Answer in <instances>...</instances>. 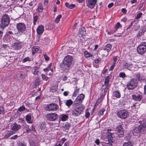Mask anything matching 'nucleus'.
Masks as SVG:
<instances>
[{
  "mask_svg": "<svg viewBox=\"0 0 146 146\" xmlns=\"http://www.w3.org/2000/svg\"><path fill=\"white\" fill-rule=\"evenodd\" d=\"M139 123L140 125L138 127L135 128L133 131V135L135 136H139L146 131V123H145L143 121H139Z\"/></svg>",
  "mask_w": 146,
  "mask_h": 146,
  "instance_id": "obj_1",
  "label": "nucleus"
},
{
  "mask_svg": "<svg viewBox=\"0 0 146 146\" xmlns=\"http://www.w3.org/2000/svg\"><path fill=\"white\" fill-rule=\"evenodd\" d=\"M74 106L75 107L72 111V115L74 116H78L83 111L84 106L82 105Z\"/></svg>",
  "mask_w": 146,
  "mask_h": 146,
  "instance_id": "obj_2",
  "label": "nucleus"
},
{
  "mask_svg": "<svg viewBox=\"0 0 146 146\" xmlns=\"http://www.w3.org/2000/svg\"><path fill=\"white\" fill-rule=\"evenodd\" d=\"M10 23V18L7 14L4 15L2 17L1 22V27L3 29L7 27Z\"/></svg>",
  "mask_w": 146,
  "mask_h": 146,
  "instance_id": "obj_3",
  "label": "nucleus"
},
{
  "mask_svg": "<svg viewBox=\"0 0 146 146\" xmlns=\"http://www.w3.org/2000/svg\"><path fill=\"white\" fill-rule=\"evenodd\" d=\"M137 80L132 78L127 82V87L129 90H133L137 87Z\"/></svg>",
  "mask_w": 146,
  "mask_h": 146,
  "instance_id": "obj_4",
  "label": "nucleus"
},
{
  "mask_svg": "<svg viewBox=\"0 0 146 146\" xmlns=\"http://www.w3.org/2000/svg\"><path fill=\"white\" fill-rule=\"evenodd\" d=\"M118 116L122 119H125L129 116V112L125 109L118 111L117 113Z\"/></svg>",
  "mask_w": 146,
  "mask_h": 146,
  "instance_id": "obj_5",
  "label": "nucleus"
},
{
  "mask_svg": "<svg viewBox=\"0 0 146 146\" xmlns=\"http://www.w3.org/2000/svg\"><path fill=\"white\" fill-rule=\"evenodd\" d=\"M59 108L58 106L55 103H52L46 105L45 110L49 111H57Z\"/></svg>",
  "mask_w": 146,
  "mask_h": 146,
  "instance_id": "obj_6",
  "label": "nucleus"
},
{
  "mask_svg": "<svg viewBox=\"0 0 146 146\" xmlns=\"http://www.w3.org/2000/svg\"><path fill=\"white\" fill-rule=\"evenodd\" d=\"M137 51L140 54H144L146 51V42H143L140 44L137 48Z\"/></svg>",
  "mask_w": 146,
  "mask_h": 146,
  "instance_id": "obj_7",
  "label": "nucleus"
},
{
  "mask_svg": "<svg viewBox=\"0 0 146 146\" xmlns=\"http://www.w3.org/2000/svg\"><path fill=\"white\" fill-rule=\"evenodd\" d=\"M85 97V95L83 94H79L74 101V106H79L82 103Z\"/></svg>",
  "mask_w": 146,
  "mask_h": 146,
  "instance_id": "obj_8",
  "label": "nucleus"
},
{
  "mask_svg": "<svg viewBox=\"0 0 146 146\" xmlns=\"http://www.w3.org/2000/svg\"><path fill=\"white\" fill-rule=\"evenodd\" d=\"M58 114L55 113H50L46 115V117L47 120L50 121H54L57 118Z\"/></svg>",
  "mask_w": 146,
  "mask_h": 146,
  "instance_id": "obj_9",
  "label": "nucleus"
},
{
  "mask_svg": "<svg viewBox=\"0 0 146 146\" xmlns=\"http://www.w3.org/2000/svg\"><path fill=\"white\" fill-rule=\"evenodd\" d=\"M17 29L19 32H23L26 30V27L25 25L22 23H18L16 25Z\"/></svg>",
  "mask_w": 146,
  "mask_h": 146,
  "instance_id": "obj_10",
  "label": "nucleus"
},
{
  "mask_svg": "<svg viewBox=\"0 0 146 146\" xmlns=\"http://www.w3.org/2000/svg\"><path fill=\"white\" fill-rule=\"evenodd\" d=\"M110 76H108L106 78L104 81V84L102 86L103 89H104V91L106 92L109 87V82Z\"/></svg>",
  "mask_w": 146,
  "mask_h": 146,
  "instance_id": "obj_11",
  "label": "nucleus"
},
{
  "mask_svg": "<svg viewBox=\"0 0 146 146\" xmlns=\"http://www.w3.org/2000/svg\"><path fill=\"white\" fill-rule=\"evenodd\" d=\"M87 5L91 8H93L95 6L97 0H86Z\"/></svg>",
  "mask_w": 146,
  "mask_h": 146,
  "instance_id": "obj_12",
  "label": "nucleus"
},
{
  "mask_svg": "<svg viewBox=\"0 0 146 146\" xmlns=\"http://www.w3.org/2000/svg\"><path fill=\"white\" fill-rule=\"evenodd\" d=\"M123 66L125 68H127L131 71L135 70L134 66L131 63L125 62L123 64Z\"/></svg>",
  "mask_w": 146,
  "mask_h": 146,
  "instance_id": "obj_13",
  "label": "nucleus"
},
{
  "mask_svg": "<svg viewBox=\"0 0 146 146\" xmlns=\"http://www.w3.org/2000/svg\"><path fill=\"white\" fill-rule=\"evenodd\" d=\"M71 66L69 64L63 61L62 62L61 64L60 68L66 71L69 70Z\"/></svg>",
  "mask_w": 146,
  "mask_h": 146,
  "instance_id": "obj_14",
  "label": "nucleus"
},
{
  "mask_svg": "<svg viewBox=\"0 0 146 146\" xmlns=\"http://www.w3.org/2000/svg\"><path fill=\"white\" fill-rule=\"evenodd\" d=\"M72 60L73 58L72 56L68 55L65 57L63 61L71 66Z\"/></svg>",
  "mask_w": 146,
  "mask_h": 146,
  "instance_id": "obj_15",
  "label": "nucleus"
},
{
  "mask_svg": "<svg viewBox=\"0 0 146 146\" xmlns=\"http://www.w3.org/2000/svg\"><path fill=\"white\" fill-rule=\"evenodd\" d=\"M108 134V143H107V145H109V146H110V144H109V143H112L113 142L112 141V137L111 136V135L112 134V131H111V129H108V131H107Z\"/></svg>",
  "mask_w": 146,
  "mask_h": 146,
  "instance_id": "obj_16",
  "label": "nucleus"
},
{
  "mask_svg": "<svg viewBox=\"0 0 146 146\" xmlns=\"http://www.w3.org/2000/svg\"><path fill=\"white\" fill-rule=\"evenodd\" d=\"M133 100L137 102H140L142 98V95L141 94H134L132 95Z\"/></svg>",
  "mask_w": 146,
  "mask_h": 146,
  "instance_id": "obj_17",
  "label": "nucleus"
},
{
  "mask_svg": "<svg viewBox=\"0 0 146 146\" xmlns=\"http://www.w3.org/2000/svg\"><path fill=\"white\" fill-rule=\"evenodd\" d=\"M11 47L12 49L15 50H18L21 48L20 44L18 42H16L12 44Z\"/></svg>",
  "mask_w": 146,
  "mask_h": 146,
  "instance_id": "obj_18",
  "label": "nucleus"
},
{
  "mask_svg": "<svg viewBox=\"0 0 146 146\" xmlns=\"http://www.w3.org/2000/svg\"><path fill=\"white\" fill-rule=\"evenodd\" d=\"M36 32L38 35L42 34L44 31V27L42 25L38 26L36 29Z\"/></svg>",
  "mask_w": 146,
  "mask_h": 146,
  "instance_id": "obj_19",
  "label": "nucleus"
},
{
  "mask_svg": "<svg viewBox=\"0 0 146 146\" xmlns=\"http://www.w3.org/2000/svg\"><path fill=\"white\" fill-rule=\"evenodd\" d=\"M146 31V29L144 28H141L140 29L137 35V37H139L143 35Z\"/></svg>",
  "mask_w": 146,
  "mask_h": 146,
  "instance_id": "obj_20",
  "label": "nucleus"
},
{
  "mask_svg": "<svg viewBox=\"0 0 146 146\" xmlns=\"http://www.w3.org/2000/svg\"><path fill=\"white\" fill-rule=\"evenodd\" d=\"M21 127V126L20 125L16 123L13 125L11 129L13 131H16L18 130Z\"/></svg>",
  "mask_w": 146,
  "mask_h": 146,
  "instance_id": "obj_21",
  "label": "nucleus"
},
{
  "mask_svg": "<svg viewBox=\"0 0 146 146\" xmlns=\"http://www.w3.org/2000/svg\"><path fill=\"white\" fill-rule=\"evenodd\" d=\"M112 47V46L110 44H108L103 47V49L106 50L108 52L110 51Z\"/></svg>",
  "mask_w": 146,
  "mask_h": 146,
  "instance_id": "obj_22",
  "label": "nucleus"
},
{
  "mask_svg": "<svg viewBox=\"0 0 146 146\" xmlns=\"http://www.w3.org/2000/svg\"><path fill=\"white\" fill-rule=\"evenodd\" d=\"M32 73L35 75H38L39 73V68L37 67H34L32 70Z\"/></svg>",
  "mask_w": 146,
  "mask_h": 146,
  "instance_id": "obj_23",
  "label": "nucleus"
},
{
  "mask_svg": "<svg viewBox=\"0 0 146 146\" xmlns=\"http://www.w3.org/2000/svg\"><path fill=\"white\" fill-rule=\"evenodd\" d=\"M46 124L44 123H40L38 126V128L40 130L42 131H44L46 130Z\"/></svg>",
  "mask_w": 146,
  "mask_h": 146,
  "instance_id": "obj_24",
  "label": "nucleus"
},
{
  "mask_svg": "<svg viewBox=\"0 0 146 146\" xmlns=\"http://www.w3.org/2000/svg\"><path fill=\"white\" fill-rule=\"evenodd\" d=\"M68 116L65 114H62L60 117V120L63 121H65L68 119Z\"/></svg>",
  "mask_w": 146,
  "mask_h": 146,
  "instance_id": "obj_25",
  "label": "nucleus"
},
{
  "mask_svg": "<svg viewBox=\"0 0 146 146\" xmlns=\"http://www.w3.org/2000/svg\"><path fill=\"white\" fill-rule=\"evenodd\" d=\"M122 129L123 128L121 125H118V126L116 128L117 130V132L120 133L121 134V136L123 135V131Z\"/></svg>",
  "mask_w": 146,
  "mask_h": 146,
  "instance_id": "obj_26",
  "label": "nucleus"
},
{
  "mask_svg": "<svg viewBox=\"0 0 146 146\" xmlns=\"http://www.w3.org/2000/svg\"><path fill=\"white\" fill-rule=\"evenodd\" d=\"M73 103V101L71 99H69L66 100L65 104L68 108H70Z\"/></svg>",
  "mask_w": 146,
  "mask_h": 146,
  "instance_id": "obj_27",
  "label": "nucleus"
},
{
  "mask_svg": "<svg viewBox=\"0 0 146 146\" xmlns=\"http://www.w3.org/2000/svg\"><path fill=\"white\" fill-rule=\"evenodd\" d=\"M113 96L117 98H119L121 97L120 93L118 91H115L113 94Z\"/></svg>",
  "mask_w": 146,
  "mask_h": 146,
  "instance_id": "obj_28",
  "label": "nucleus"
},
{
  "mask_svg": "<svg viewBox=\"0 0 146 146\" xmlns=\"http://www.w3.org/2000/svg\"><path fill=\"white\" fill-rule=\"evenodd\" d=\"M39 50V48L37 47H34L33 48L32 50V54H34L36 52H38Z\"/></svg>",
  "mask_w": 146,
  "mask_h": 146,
  "instance_id": "obj_29",
  "label": "nucleus"
},
{
  "mask_svg": "<svg viewBox=\"0 0 146 146\" xmlns=\"http://www.w3.org/2000/svg\"><path fill=\"white\" fill-rule=\"evenodd\" d=\"M43 9L42 3H40L38 6L37 10L39 12H42Z\"/></svg>",
  "mask_w": 146,
  "mask_h": 146,
  "instance_id": "obj_30",
  "label": "nucleus"
},
{
  "mask_svg": "<svg viewBox=\"0 0 146 146\" xmlns=\"http://www.w3.org/2000/svg\"><path fill=\"white\" fill-rule=\"evenodd\" d=\"M31 117L30 115H27L26 116V120L27 121V122L29 123H32V121H31Z\"/></svg>",
  "mask_w": 146,
  "mask_h": 146,
  "instance_id": "obj_31",
  "label": "nucleus"
},
{
  "mask_svg": "<svg viewBox=\"0 0 146 146\" xmlns=\"http://www.w3.org/2000/svg\"><path fill=\"white\" fill-rule=\"evenodd\" d=\"M71 125L70 123L68 122L65 123H64L62 125L63 127L64 128L67 129H69Z\"/></svg>",
  "mask_w": 146,
  "mask_h": 146,
  "instance_id": "obj_32",
  "label": "nucleus"
},
{
  "mask_svg": "<svg viewBox=\"0 0 146 146\" xmlns=\"http://www.w3.org/2000/svg\"><path fill=\"white\" fill-rule=\"evenodd\" d=\"M123 146H133L132 143L130 141L124 143Z\"/></svg>",
  "mask_w": 146,
  "mask_h": 146,
  "instance_id": "obj_33",
  "label": "nucleus"
},
{
  "mask_svg": "<svg viewBox=\"0 0 146 146\" xmlns=\"http://www.w3.org/2000/svg\"><path fill=\"white\" fill-rule=\"evenodd\" d=\"M79 31L80 33L82 35H85L86 34L85 29L84 27H82L79 29Z\"/></svg>",
  "mask_w": 146,
  "mask_h": 146,
  "instance_id": "obj_34",
  "label": "nucleus"
},
{
  "mask_svg": "<svg viewBox=\"0 0 146 146\" xmlns=\"http://www.w3.org/2000/svg\"><path fill=\"white\" fill-rule=\"evenodd\" d=\"M14 134V133L13 131H10L8 133H7L4 136L5 139H7L10 136L13 135Z\"/></svg>",
  "mask_w": 146,
  "mask_h": 146,
  "instance_id": "obj_35",
  "label": "nucleus"
},
{
  "mask_svg": "<svg viewBox=\"0 0 146 146\" xmlns=\"http://www.w3.org/2000/svg\"><path fill=\"white\" fill-rule=\"evenodd\" d=\"M84 54L86 57L87 58L93 56V55L92 54L90 53L88 51H86L84 52Z\"/></svg>",
  "mask_w": 146,
  "mask_h": 146,
  "instance_id": "obj_36",
  "label": "nucleus"
},
{
  "mask_svg": "<svg viewBox=\"0 0 146 146\" xmlns=\"http://www.w3.org/2000/svg\"><path fill=\"white\" fill-rule=\"evenodd\" d=\"M134 76H135V78L137 80V81H139L140 80V74L139 73H137L134 74Z\"/></svg>",
  "mask_w": 146,
  "mask_h": 146,
  "instance_id": "obj_37",
  "label": "nucleus"
},
{
  "mask_svg": "<svg viewBox=\"0 0 146 146\" xmlns=\"http://www.w3.org/2000/svg\"><path fill=\"white\" fill-rule=\"evenodd\" d=\"M62 16L61 15H58L55 19V22L56 23H58L60 21V19L61 18Z\"/></svg>",
  "mask_w": 146,
  "mask_h": 146,
  "instance_id": "obj_38",
  "label": "nucleus"
},
{
  "mask_svg": "<svg viewBox=\"0 0 146 146\" xmlns=\"http://www.w3.org/2000/svg\"><path fill=\"white\" fill-rule=\"evenodd\" d=\"M79 90V88H76L73 94V96L74 97H76L77 95L78 94Z\"/></svg>",
  "mask_w": 146,
  "mask_h": 146,
  "instance_id": "obj_39",
  "label": "nucleus"
},
{
  "mask_svg": "<svg viewBox=\"0 0 146 146\" xmlns=\"http://www.w3.org/2000/svg\"><path fill=\"white\" fill-rule=\"evenodd\" d=\"M41 76L43 80L47 81L48 79V78L44 74H42Z\"/></svg>",
  "mask_w": 146,
  "mask_h": 146,
  "instance_id": "obj_40",
  "label": "nucleus"
},
{
  "mask_svg": "<svg viewBox=\"0 0 146 146\" xmlns=\"http://www.w3.org/2000/svg\"><path fill=\"white\" fill-rule=\"evenodd\" d=\"M31 61V59L29 57H26L25 58L22 60L23 63H25V62L29 61Z\"/></svg>",
  "mask_w": 146,
  "mask_h": 146,
  "instance_id": "obj_41",
  "label": "nucleus"
},
{
  "mask_svg": "<svg viewBox=\"0 0 146 146\" xmlns=\"http://www.w3.org/2000/svg\"><path fill=\"white\" fill-rule=\"evenodd\" d=\"M5 113V111L4 108L2 106H0V114L4 115Z\"/></svg>",
  "mask_w": 146,
  "mask_h": 146,
  "instance_id": "obj_42",
  "label": "nucleus"
},
{
  "mask_svg": "<svg viewBox=\"0 0 146 146\" xmlns=\"http://www.w3.org/2000/svg\"><path fill=\"white\" fill-rule=\"evenodd\" d=\"M120 27H122V26L120 24V23L118 22L115 25V28L116 29V30H117Z\"/></svg>",
  "mask_w": 146,
  "mask_h": 146,
  "instance_id": "obj_43",
  "label": "nucleus"
},
{
  "mask_svg": "<svg viewBox=\"0 0 146 146\" xmlns=\"http://www.w3.org/2000/svg\"><path fill=\"white\" fill-rule=\"evenodd\" d=\"M119 76L120 78H123L126 77V75L125 73L121 72L119 73Z\"/></svg>",
  "mask_w": 146,
  "mask_h": 146,
  "instance_id": "obj_44",
  "label": "nucleus"
},
{
  "mask_svg": "<svg viewBox=\"0 0 146 146\" xmlns=\"http://www.w3.org/2000/svg\"><path fill=\"white\" fill-rule=\"evenodd\" d=\"M38 18V16L37 15H35L33 18V24L34 25L36 24V22L37 21Z\"/></svg>",
  "mask_w": 146,
  "mask_h": 146,
  "instance_id": "obj_45",
  "label": "nucleus"
},
{
  "mask_svg": "<svg viewBox=\"0 0 146 146\" xmlns=\"http://www.w3.org/2000/svg\"><path fill=\"white\" fill-rule=\"evenodd\" d=\"M25 106H22L19 108L18 110L19 111H22L25 110Z\"/></svg>",
  "mask_w": 146,
  "mask_h": 146,
  "instance_id": "obj_46",
  "label": "nucleus"
},
{
  "mask_svg": "<svg viewBox=\"0 0 146 146\" xmlns=\"http://www.w3.org/2000/svg\"><path fill=\"white\" fill-rule=\"evenodd\" d=\"M105 111V109H103L100 110L98 113V114L99 115H103L104 114V112Z\"/></svg>",
  "mask_w": 146,
  "mask_h": 146,
  "instance_id": "obj_47",
  "label": "nucleus"
},
{
  "mask_svg": "<svg viewBox=\"0 0 146 146\" xmlns=\"http://www.w3.org/2000/svg\"><path fill=\"white\" fill-rule=\"evenodd\" d=\"M113 64H114L115 65V64L116 63V62L117 61V56H115L113 58Z\"/></svg>",
  "mask_w": 146,
  "mask_h": 146,
  "instance_id": "obj_48",
  "label": "nucleus"
},
{
  "mask_svg": "<svg viewBox=\"0 0 146 146\" xmlns=\"http://www.w3.org/2000/svg\"><path fill=\"white\" fill-rule=\"evenodd\" d=\"M142 15V13H137L135 17L136 19H139L141 17Z\"/></svg>",
  "mask_w": 146,
  "mask_h": 146,
  "instance_id": "obj_49",
  "label": "nucleus"
},
{
  "mask_svg": "<svg viewBox=\"0 0 146 146\" xmlns=\"http://www.w3.org/2000/svg\"><path fill=\"white\" fill-rule=\"evenodd\" d=\"M29 5L31 6H35L36 5L35 2L34 1H31L29 3Z\"/></svg>",
  "mask_w": 146,
  "mask_h": 146,
  "instance_id": "obj_50",
  "label": "nucleus"
},
{
  "mask_svg": "<svg viewBox=\"0 0 146 146\" xmlns=\"http://www.w3.org/2000/svg\"><path fill=\"white\" fill-rule=\"evenodd\" d=\"M44 56V58L46 61H48L49 60V57L46 54H45Z\"/></svg>",
  "mask_w": 146,
  "mask_h": 146,
  "instance_id": "obj_51",
  "label": "nucleus"
},
{
  "mask_svg": "<svg viewBox=\"0 0 146 146\" xmlns=\"http://www.w3.org/2000/svg\"><path fill=\"white\" fill-rule=\"evenodd\" d=\"M101 60V59L100 58H97V59H96L95 60V63L96 64H98L100 62Z\"/></svg>",
  "mask_w": 146,
  "mask_h": 146,
  "instance_id": "obj_52",
  "label": "nucleus"
},
{
  "mask_svg": "<svg viewBox=\"0 0 146 146\" xmlns=\"http://www.w3.org/2000/svg\"><path fill=\"white\" fill-rule=\"evenodd\" d=\"M18 137V136L17 135H15L12 136L10 138V139H17Z\"/></svg>",
  "mask_w": 146,
  "mask_h": 146,
  "instance_id": "obj_53",
  "label": "nucleus"
},
{
  "mask_svg": "<svg viewBox=\"0 0 146 146\" xmlns=\"http://www.w3.org/2000/svg\"><path fill=\"white\" fill-rule=\"evenodd\" d=\"M115 66V64H113L109 69L110 71L112 70Z\"/></svg>",
  "mask_w": 146,
  "mask_h": 146,
  "instance_id": "obj_54",
  "label": "nucleus"
},
{
  "mask_svg": "<svg viewBox=\"0 0 146 146\" xmlns=\"http://www.w3.org/2000/svg\"><path fill=\"white\" fill-rule=\"evenodd\" d=\"M75 5L72 4H70L69 8L71 9H73L75 7Z\"/></svg>",
  "mask_w": 146,
  "mask_h": 146,
  "instance_id": "obj_55",
  "label": "nucleus"
},
{
  "mask_svg": "<svg viewBox=\"0 0 146 146\" xmlns=\"http://www.w3.org/2000/svg\"><path fill=\"white\" fill-rule=\"evenodd\" d=\"M18 146H27L26 144L22 143H19L18 144Z\"/></svg>",
  "mask_w": 146,
  "mask_h": 146,
  "instance_id": "obj_56",
  "label": "nucleus"
},
{
  "mask_svg": "<svg viewBox=\"0 0 146 146\" xmlns=\"http://www.w3.org/2000/svg\"><path fill=\"white\" fill-rule=\"evenodd\" d=\"M90 115V113L88 111H86V114L85 115V117L87 118L89 117Z\"/></svg>",
  "mask_w": 146,
  "mask_h": 146,
  "instance_id": "obj_57",
  "label": "nucleus"
},
{
  "mask_svg": "<svg viewBox=\"0 0 146 146\" xmlns=\"http://www.w3.org/2000/svg\"><path fill=\"white\" fill-rule=\"evenodd\" d=\"M69 93L68 91H65L63 92V95L65 96H67L68 95Z\"/></svg>",
  "mask_w": 146,
  "mask_h": 146,
  "instance_id": "obj_58",
  "label": "nucleus"
},
{
  "mask_svg": "<svg viewBox=\"0 0 146 146\" xmlns=\"http://www.w3.org/2000/svg\"><path fill=\"white\" fill-rule=\"evenodd\" d=\"M122 12L124 14H125L127 12V10L125 8H123L121 9Z\"/></svg>",
  "mask_w": 146,
  "mask_h": 146,
  "instance_id": "obj_59",
  "label": "nucleus"
},
{
  "mask_svg": "<svg viewBox=\"0 0 146 146\" xmlns=\"http://www.w3.org/2000/svg\"><path fill=\"white\" fill-rule=\"evenodd\" d=\"M113 5V3H111L108 4V7L109 8H110L112 7Z\"/></svg>",
  "mask_w": 146,
  "mask_h": 146,
  "instance_id": "obj_60",
  "label": "nucleus"
},
{
  "mask_svg": "<svg viewBox=\"0 0 146 146\" xmlns=\"http://www.w3.org/2000/svg\"><path fill=\"white\" fill-rule=\"evenodd\" d=\"M26 127L27 128H28V129H26V132L27 133H29L30 131H31V129H29V126H26Z\"/></svg>",
  "mask_w": 146,
  "mask_h": 146,
  "instance_id": "obj_61",
  "label": "nucleus"
},
{
  "mask_svg": "<svg viewBox=\"0 0 146 146\" xmlns=\"http://www.w3.org/2000/svg\"><path fill=\"white\" fill-rule=\"evenodd\" d=\"M127 19L126 17H124L123 18L121 19V21L125 22L127 21Z\"/></svg>",
  "mask_w": 146,
  "mask_h": 146,
  "instance_id": "obj_62",
  "label": "nucleus"
},
{
  "mask_svg": "<svg viewBox=\"0 0 146 146\" xmlns=\"http://www.w3.org/2000/svg\"><path fill=\"white\" fill-rule=\"evenodd\" d=\"M95 143L97 145H99L100 144V141L99 139H97L95 141Z\"/></svg>",
  "mask_w": 146,
  "mask_h": 146,
  "instance_id": "obj_63",
  "label": "nucleus"
},
{
  "mask_svg": "<svg viewBox=\"0 0 146 146\" xmlns=\"http://www.w3.org/2000/svg\"><path fill=\"white\" fill-rule=\"evenodd\" d=\"M137 2V0H131V2L132 4L136 3Z\"/></svg>",
  "mask_w": 146,
  "mask_h": 146,
  "instance_id": "obj_64",
  "label": "nucleus"
}]
</instances>
